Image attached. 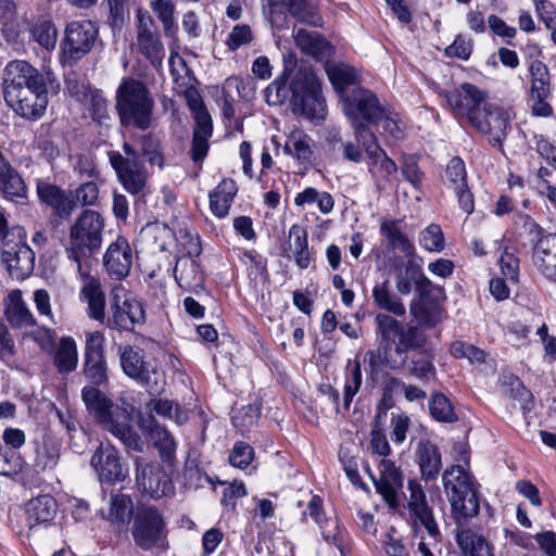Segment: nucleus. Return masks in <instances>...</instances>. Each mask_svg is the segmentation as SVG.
I'll return each instance as SVG.
<instances>
[{
  "instance_id": "nucleus-22",
  "label": "nucleus",
  "mask_w": 556,
  "mask_h": 556,
  "mask_svg": "<svg viewBox=\"0 0 556 556\" xmlns=\"http://www.w3.org/2000/svg\"><path fill=\"white\" fill-rule=\"evenodd\" d=\"M103 265L109 276L122 280L129 275L132 265V251L126 238L118 236L103 256Z\"/></svg>"
},
{
  "instance_id": "nucleus-63",
  "label": "nucleus",
  "mask_w": 556,
  "mask_h": 556,
  "mask_svg": "<svg viewBox=\"0 0 556 556\" xmlns=\"http://www.w3.org/2000/svg\"><path fill=\"white\" fill-rule=\"evenodd\" d=\"M412 515L419 520L430 538H432L435 542L441 541V532L434 519L432 507L416 511Z\"/></svg>"
},
{
  "instance_id": "nucleus-34",
  "label": "nucleus",
  "mask_w": 556,
  "mask_h": 556,
  "mask_svg": "<svg viewBox=\"0 0 556 556\" xmlns=\"http://www.w3.org/2000/svg\"><path fill=\"white\" fill-rule=\"evenodd\" d=\"M101 387L85 386L81 389V400L88 414L97 422L108 410L113 400L104 393Z\"/></svg>"
},
{
  "instance_id": "nucleus-26",
  "label": "nucleus",
  "mask_w": 556,
  "mask_h": 556,
  "mask_svg": "<svg viewBox=\"0 0 556 556\" xmlns=\"http://www.w3.org/2000/svg\"><path fill=\"white\" fill-rule=\"evenodd\" d=\"M58 511V504L49 494L39 495L27 503L26 515L29 529L51 522Z\"/></svg>"
},
{
  "instance_id": "nucleus-48",
  "label": "nucleus",
  "mask_w": 556,
  "mask_h": 556,
  "mask_svg": "<svg viewBox=\"0 0 556 556\" xmlns=\"http://www.w3.org/2000/svg\"><path fill=\"white\" fill-rule=\"evenodd\" d=\"M262 400L256 397L252 403L242 406L241 409L232 416V425L243 430L257 422L261 417Z\"/></svg>"
},
{
  "instance_id": "nucleus-58",
  "label": "nucleus",
  "mask_w": 556,
  "mask_h": 556,
  "mask_svg": "<svg viewBox=\"0 0 556 556\" xmlns=\"http://www.w3.org/2000/svg\"><path fill=\"white\" fill-rule=\"evenodd\" d=\"M410 364V375L418 378L422 382H428L431 378L435 376V367L432 361L428 357H413Z\"/></svg>"
},
{
  "instance_id": "nucleus-12",
  "label": "nucleus",
  "mask_w": 556,
  "mask_h": 556,
  "mask_svg": "<svg viewBox=\"0 0 556 556\" xmlns=\"http://www.w3.org/2000/svg\"><path fill=\"white\" fill-rule=\"evenodd\" d=\"M81 374L87 386L104 387L109 383L105 337L99 330L86 332Z\"/></svg>"
},
{
  "instance_id": "nucleus-53",
  "label": "nucleus",
  "mask_w": 556,
  "mask_h": 556,
  "mask_svg": "<svg viewBox=\"0 0 556 556\" xmlns=\"http://www.w3.org/2000/svg\"><path fill=\"white\" fill-rule=\"evenodd\" d=\"M445 175L448 186L452 189H456V187H466L468 184L465 162L459 156H454L450 160L445 169Z\"/></svg>"
},
{
  "instance_id": "nucleus-40",
  "label": "nucleus",
  "mask_w": 556,
  "mask_h": 556,
  "mask_svg": "<svg viewBox=\"0 0 556 556\" xmlns=\"http://www.w3.org/2000/svg\"><path fill=\"white\" fill-rule=\"evenodd\" d=\"M531 97H549L551 84L547 66L541 61H534L530 66Z\"/></svg>"
},
{
  "instance_id": "nucleus-43",
  "label": "nucleus",
  "mask_w": 556,
  "mask_h": 556,
  "mask_svg": "<svg viewBox=\"0 0 556 556\" xmlns=\"http://www.w3.org/2000/svg\"><path fill=\"white\" fill-rule=\"evenodd\" d=\"M109 102L99 89H94L89 97L88 111L93 122L100 127L110 126L111 115L108 110Z\"/></svg>"
},
{
  "instance_id": "nucleus-57",
  "label": "nucleus",
  "mask_w": 556,
  "mask_h": 556,
  "mask_svg": "<svg viewBox=\"0 0 556 556\" xmlns=\"http://www.w3.org/2000/svg\"><path fill=\"white\" fill-rule=\"evenodd\" d=\"M253 456V447L243 441H238L229 454V463L233 467L244 469L251 464Z\"/></svg>"
},
{
  "instance_id": "nucleus-25",
  "label": "nucleus",
  "mask_w": 556,
  "mask_h": 556,
  "mask_svg": "<svg viewBox=\"0 0 556 556\" xmlns=\"http://www.w3.org/2000/svg\"><path fill=\"white\" fill-rule=\"evenodd\" d=\"M4 316L11 327L15 329L34 327L37 324L35 317L26 306V303L22 298V292L18 289L12 290L8 294Z\"/></svg>"
},
{
  "instance_id": "nucleus-46",
  "label": "nucleus",
  "mask_w": 556,
  "mask_h": 556,
  "mask_svg": "<svg viewBox=\"0 0 556 556\" xmlns=\"http://www.w3.org/2000/svg\"><path fill=\"white\" fill-rule=\"evenodd\" d=\"M169 70L173 80L178 87L189 88L192 86V81L195 80L186 61L176 52L170 53Z\"/></svg>"
},
{
  "instance_id": "nucleus-8",
  "label": "nucleus",
  "mask_w": 556,
  "mask_h": 556,
  "mask_svg": "<svg viewBox=\"0 0 556 556\" xmlns=\"http://www.w3.org/2000/svg\"><path fill=\"white\" fill-rule=\"evenodd\" d=\"M375 323L377 333L381 338V344L394 345V352L399 356L422 349L426 345L427 337L417 326L400 321L384 313H378Z\"/></svg>"
},
{
  "instance_id": "nucleus-45",
  "label": "nucleus",
  "mask_w": 556,
  "mask_h": 556,
  "mask_svg": "<svg viewBox=\"0 0 556 556\" xmlns=\"http://www.w3.org/2000/svg\"><path fill=\"white\" fill-rule=\"evenodd\" d=\"M132 500L124 493L112 494L110 498V519L115 522H125L135 511Z\"/></svg>"
},
{
  "instance_id": "nucleus-16",
  "label": "nucleus",
  "mask_w": 556,
  "mask_h": 556,
  "mask_svg": "<svg viewBox=\"0 0 556 556\" xmlns=\"http://www.w3.org/2000/svg\"><path fill=\"white\" fill-rule=\"evenodd\" d=\"M477 131L489 136L493 147H502L509 129V115L505 109L488 101L482 105L477 116L469 124Z\"/></svg>"
},
{
  "instance_id": "nucleus-41",
  "label": "nucleus",
  "mask_w": 556,
  "mask_h": 556,
  "mask_svg": "<svg viewBox=\"0 0 556 556\" xmlns=\"http://www.w3.org/2000/svg\"><path fill=\"white\" fill-rule=\"evenodd\" d=\"M367 122L352 123L351 127L353 128L355 139L361 148L364 149L366 154H370L375 156V153H381L379 151V142L377 136L371 130L370 126Z\"/></svg>"
},
{
  "instance_id": "nucleus-30",
  "label": "nucleus",
  "mask_w": 556,
  "mask_h": 556,
  "mask_svg": "<svg viewBox=\"0 0 556 556\" xmlns=\"http://www.w3.org/2000/svg\"><path fill=\"white\" fill-rule=\"evenodd\" d=\"M88 303V316L94 320L103 321L105 317V294L98 278L86 275V282L80 291Z\"/></svg>"
},
{
  "instance_id": "nucleus-11",
  "label": "nucleus",
  "mask_w": 556,
  "mask_h": 556,
  "mask_svg": "<svg viewBox=\"0 0 556 556\" xmlns=\"http://www.w3.org/2000/svg\"><path fill=\"white\" fill-rule=\"evenodd\" d=\"M340 101L350 124L359 122L379 124L384 116V105L368 88L354 87L353 91L345 92Z\"/></svg>"
},
{
  "instance_id": "nucleus-37",
  "label": "nucleus",
  "mask_w": 556,
  "mask_h": 556,
  "mask_svg": "<svg viewBox=\"0 0 556 556\" xmlns=\"http://www.w3.org/2000/svg\"><path fill=\"white\" fill-rule=\"evenodd\" d=\"M131 47H137L154 68L162 66L165 48L160 37H137V42L131 43Z\"/></svg>"
},
{
  "instance_id": "nucleus-44",
  "label": "nucleus",
  "mask_w": 556,
  "mask_h": 556,
  "mask_svg": "<svg viewBox=\"0 0 556 556\" xmlns=\"http://www.w3.org/2000/svg\"><path fill=\"white\" fill-rule=\"evenodd\" d=\"M151 9L163 25L164 35H176L178 26L175 22V5L168 0H154Z\"/></svg>"
},
{
  "instance_id": "nucleus-21",
  "label": "nucleus",
  "mask_w": 556,
  "mask_h": 556,
  "mask_svg": "<svg viewBox=\"0 0 556 556\" xmlns=\"http://www.w3.org/2000/svg\"><path fill=\"white\" fill-rule=\"evenodd\" d=\"M1 263L5 266L11 277L23 280L34 270L35 252L24 242H18L14 245L4 243Z\"/></svg>"
},
{
  "instance_id": "nucleus-19",
  "label": "nucleus",
  "mask_w": 556,
  "mask_h": 556,
  "mask_svg": "<svg viewBox=\"0 0 556 556\" xmlns=\"http://www.w3.org/2000/svg\"><path fill=\"white\" fill-rule=\"evenodd\" d=\"M90 463L101 482H121L127 476V469L122 463L118 451L111 444H101L91 456Z\"/></svg>"
},
{
  "instance_id": "nucleus-50",
  "label": "nucleus",
  "mask_w": 556,
  "mask_h": 556,
  "mask_svg": "<svg viewBox=\"0 0 556 556\" xmlns=\"http://www.w3.org/2000/svg\"><path fill=\"white\" fill-rule=\"evenodd\" d=\"M59 457V450L54 444L43 443V445L36 451L34 460L35 471L42 472L47 469L54 468L58 465Z\"/></svg>"
},
{
  "instance_id": "nucleus-39",
  "label": "nucleus",
  "mask_w": 556,
  "mask_h": 556,
  "mask_svg": "<svg viewBox=\"0 0 556 556\" xmlns=\"http://www.w3.org/2000/svg\"><path fill=\"white\" fill-rule=\"evenodd\" d=\"M429 412L432 418L440 422L452 424L458 420L451 401L441 392L432 394L429 401Z\"/></svg>"
},
{
  "instance_id": "nucleus-29",
  "label": "nucleus",
  "mask_w": 556,
  "mask_h": 556,
  "mask_svg": "<svg viewBox=\"0 0 556 556\" xmlns=\"http://www.w3.org/2000/svg\"><path fill=\"white\" fill-rule=\"evenodd\" d=\"M374 304L381 311L393 314L394 316H404L406 308L402 299L392 290L389 279L377 281L372 288Z\"/></svg>"
},
{
  "instance_id": "nucleus-6",
  "label": "nucleus",
  "mask_w": 556,
  "mask_h": 556,
  "mask_svg": "<svg viewBox=\"0 0 556 556\" xmlns=\"http://www.w3.org/2000/svg\"><path fill=\"white\" fill-rule=\"evenodd\" d=\"M104 218L94 210H84L70 228L65 253L81 274L83 261L97 254L102 245Z\"/></svg>"
},
{
  "instance_id": "nucleus-51",
  "label": "nucleus",
  "mask_w": 556,
  "mask_h": 556,
  "mask_svg": "<svg viewBox=\"0 0 556 556\" xmlns=\"http://www.w3.org/2000/svg\"><path fill=\"white\" fill-rule=\"evenodd\" d=\"M509 396L519 402L523 414L529 413L533 408V394L527 389L520 379L516 376L509 377Z\"/></svg>"
},
{
  "instance_id": "nucleus-28",
  "label": "nucleus",
  "mask_w": 556,
  "mask_h": 556,
  "mask_svg": "<svg viewBox=\"0 0 556 556\" xmlns=\"http://www.w3.org/2000/svg\"><path fill=\"white\" fill-rule=\"evenodd\" d=\"M416 456L421 477L426 480H434L442 468L439 447L429 440H421L417 445Z\"/></svg>"
},
{
  "instance_id": "nucleus-52",
  "label": "nucleus",
  "mask_w": 556,
  "mask_h": 556,
  "mask_svg": "<svg viewBox=\"0 0 556 556\" xmlns=\"http://www.w3.org/2000/svg\"><path fill=\"white\" fill-rule=\"evenodd\" d=\"M312 138L305 134H298L296 141L293 143V157L304 166L308 168L314 162V150L312 148Z\"/></svg>"
},
{
  "instance_id": "nucleus-64",
  "label": "nucleus",
  "mask_w": 556,
  "mask_h": 556,
  "mask_svg": "<svg viewBox=\"0 0 556 556\" xmlns=\"http://www.w3.org/2000/svg\"><path fill=\"white\" fill-rule=\"evenodd\" d=\"M30 35H58V29L50 14H42L33 18L29 24Z\"/></svg>"
},
{
  "instance_id": "nucleus-4",
  "label": "nucleus",
  "mask_w": 556,
  "mask_h": 556,
  "mask_svg": "<svg viewBox=\"0 0 556 556\" xmlns=\"http://www.w3.org/2000/svg\"><path fill=\"white\" fill-rule=\"evenodd\" d=\"M138 149L127 141L123 143L124 155L119 151H108V157L124 189L138 199L147 194L149 173L146 159L151 167L164 168L165 157L161 139L154 134H146L138 138Z\"/></svg>"
},
{
  "instance_id": "nucleus-9",
  "label": "nucleus",
  "mask_w": 556,
  "mask_h": 556,
  "mask_svg": "<svg viewBox=\"0 0 556 556\" xmlns=\"http://www.w3.org/2000/svg\"><path fill=\"white\" fill-rule=\"evenodd\" d=\"M97 424L121 440L126 448L142 452L144 442L132 427L135 406L125 400L112 402Z\"/></svg>"
},
{
  "instance_id": "nucleus-56",
  "label": "nucleus",
  "mask_w": 556,
  "mask_h": 556,
  "mask_svg": "<svg viewBox=\"0 0 556 556\" xmlns=\"http://www.w3.org/2000/svg\"><path fill=\"white\" fill-rule=\"evenodd\" d=\"M65 85L70 96L80 103L86 102L91 92L94 91L89 83L80 80L76 73H70L65 77Z\"/></svg>"
},
{
  "instance_id": "nucleus-38",
  "label": "nucleus",
  "mask_w": 556,
  "mask_h": 556,
  "mask_svg": "<svg viewBox=\"0 0 556 556\" xmlns=\"http://www.w3.org/2000/svg\"><path fill=\"white\" fill-rule=\"evenodd\" d=\"M424 276V271L416 262L407 261L404 264V268L396 269V289L401 294H409L413 290V285L415 290L417 289L418 281L421 280Z\"/></svg>"
},
{
  "instance_id": "nucleus-42",
  "label": "nucleus",
  "mask_w": 556,
  "mask_h": 556,
  "mask_svg": "<svg viewBox=\"0 0 556 556\" xmlns=\"http://www.w3.org/2000/svg\"><path fill=\"white\" fill-rule=\"evenodd\" d=\"M346 377L344 384V396H343V407L345 410L350 408L351 402L356 393L359 391L362 386V367L358 361H355L353 364L349 362L346 366Z\"/></svg>"
},
{
  "instance_id": "nucleus-47",
  "label": "nucleus",
  "mask_w": 556,
  "mask_h": 556,
  "mask_svg": "<svg viewBox=\"0 0 556 556\" xmlns=\"http://www.w3.org/2000/svg\"><path fill=\"white\" fill-rule=\"evenodd\" d=\"M97 37H64L62 47L64 54L74 60H80L93 47Z\"/></svg>"
},
{
  "instance_id": "nucleus-32",
  "label": "nucleus",
  "mask_w": 556,
  "mask_h": 556,
  "mask_svg": "<svg viewBox=\"0 0 556 556\" xmlns=\"http://www.w3.org/2000/svg\"><path fill=\"white\" fill-rule=\"evenodd\" d=\"M0 192L4 199L15 203L27 200V185L14 166L0 175Z\"/></svg>"
},
{
  "instance_id": "nucleus-55",
  "label": "nucleus",
  "mask_w": 556,
  "mask_h": 556,
  "mask_svg": "<svg viewBox=\"0 0 556 556\" xmlns=\"http://www.w3.org/2000/svg\"><path fill=\"white\" fill-rule=\"evenodd\" d=\"M419 241L428 251L440 252L444 249L443 231L437 224H431L422 230Z\"/></svg>"
},
{
  "instance_id": "nucleus-35",
  "label": "nucleus",
  "mask_w": 556,
  "mask_h": 556,
  "mask_svg": "<svg viewBox=\"0 0 556 556\" xmlns=\"http://www.w3.org/2000/svg\"><path fill=\"white\" fill-rule=\"evenodd\" d=\"M188 106L195 122L192 135L211 138L213 134V122L203 100L200 97L191 98L188 100Z\"/></svg>"
},
{
  "instance_id": "nucleus-1",
  "label": "nucleus",
  "mask_w": 556,
  "mask_h": 556,
  "mask_svg": "<svg viewBox=\"0 0 556 556\" xmlns=\"http://www.w3.org/2000/svg\"><path fill=\"white\" fill-rule=\"evenodd\" d=\"M2 87L5 103L16 115L30 122L38 121L45 115L48 93L60 91V83L53 72H40L22 60L7 64Z\"/></svg>"
},
{
  "instance_id": "nucleus-14",
  "label": "nucleus",
  "mask_w": 556,
  "mask_h": 556,
  "mask_svg": "<svg viewBox=\"0 0 556 556\" xmlns=\"http://www.w3.org/2000/svg\"><path fill=\"white\" fill-rule=\"evenodd\" d=\"M418 301L412 303L410 313L418 324L434 327L441 320V303L446 299L442 286L434 285L425 274L417 283Z\"/></svg>"
},
{
  "instance_id": "nucleus-20",
  "label": "nucleus",
  "mask_w": 556,
  "mask_h": 556,
  "mask_svg": "<svg viewBox=\"0 0 556 556\" xmlns=\"http://www.w3.org/2000/svg\"><path fill=\"white\" fill-rule=\"evenodd\" d=\"M112 314L108 318L109 328L122 331H132L136 325L146 321L143 303L135 296H127L122 304L116 301L111 307Z\"/></svg>"
},
{
  "instance_id": "nucleus-15",
  "label": "nucleus",
  "mask_w": 556,
  "mask_h": 556,
  "mask_svg": "<svg viewBox=\"0 0 556 556\" xmlns=\"http://www.w3.org/2000/svg\"><path fill=\"white\" fill-rule=\"evenodd\" d=\"M121 366L125 375L143 386L150 395H157L163 387L159 383L157 369L144 361L143 351L126 345L121 353Z\"/></svg>"
},
{
  "instance_id": "nucleus-33",
  "label": "nucleus",
  "mask_w": 556,
  "mask_h": 556,
  "mask_svg": "<svg viewBox=\"0 0 556 556\" xmlns=\"http://www.w3.org/2000/svg\"><path fill=\"white\" fill-rule=\"evenodd\" d=\"M53 364L61 375L73 372L78 365V353L72 337H62L53 355Z\"/></svg>"
},
{
  "instance_id": "nucleus-3",
  "label": "nucleus",
  "mask_w": 556,
  "mask_h": 556,
  "mask_svg": "<svg viewBox=\"0 0 556 556\" xmlns=\"http://www.w3.org/2000/svg\"><path fill=\"white\" fill-rule=\"evenodd\" d=\"M265 100L269 105L289 101L294 114L308 119H325L326 100L321 83L312 67L289 68L271 81L265 89Z\"/></svg>"
},
{
  "instance_id": "nucleus-54",
  "label": "nucleus",
  "mask_w": 556,
  "mask_h": 556,
  "mask_svg": "<svg viewBox=\"0 0 556 556\" xmlns=\"http://www.w3.org/2000/svg\"><path fill=\"white\" fill-rule=\"evenodd\" d=\"M264 12L273 28L280 30L288 27V11L281 0H268Z\"/></svg>"
},
{
  "instance_id": "nucleus-27",
  "label": "nucleus",
  "mask_w": 556,
  "mask_h": 556,
  "mask_svg": "<svg viewBox=\"0 0 556 556\" xmlns=\"http://www.w3.org/2000/svg\"><path fill=\"white\" fill-rule=\"evenodd\" d=\"M326 73L340 100L345 92L353 91L354 87H361V76L353 66L344 63L327 65Z\"/></svg>"
},
{
  "instance_id": "nucleus-23",
  "label": "nucleus",
  "mask_w": 556,
  "mask_h": 556,
  "mask_svg": "<svg viewBox=\"0 0 556 556\" xmlns=\"http://www.w3.org/2000/svg\"><path fill=\"white\" fill-rule=\"evenodd\" d=\"M532 261L541 275L556 282V232L538 239L533 245Z\"/></svg>"
},
{
  "instance_id": "nucleus-24",
  "label": "nucleus",
  "mask_w": 556,
  "mask_h": 556,
  "mask_svg": "<svg viewBox=\"0 0 556 556\" xmlns=\"http://www.w3.org/2000/svg\"><path fill=\"white\" fill-rule=\"evenodd\" d=\"M174 277L179 288L186 292L198 294L204 290L205 275L194 258L178 257Z\"/></svg>"
},
{
  "instance_id": "nucleus-31",
  "label": "nucleus",
  "mask_w": 556,
  "mask_h": 556,
  "mask_svg": "<svg viewBox=\"0 0 556 556\" xmlns=\"http://www.w3.org/2000/svg\"><path fill=\"white\" fill-rule=\"evenodd\" d=\"M301 52L317 62L329 65L334 55V46L326 37H293Z\"/></svg>"
},
{
  "instance_id": "nucleus-18",
  "label": "nucleus",
  "mask_w": 556,
  "mask_h": 556,
  "mask_svg": "<svg viewBox=\"0 0 556 556\" xmlns=\"http://www.w3.org/2000/svg\"><path fill=\"white\" fill-rule=\"evenodd\" d=\"M137 425L157 448L162 462L172 464L176 454V441L168 430L151 413L143 415L139 412Z\"/></svg>"
},
{
  "instance_id": "nucleus-36",
  "label": "nucleus",
  "mask_w": 556,
  "mask_h": 556,
  "mask_svg": "<svg viewBox=\"0 0 556 556\" xmlns=\"http://www.w3.org/2000/svg\"><path fill=\"white\" fill-rule=\"evenodd\" d=\"M380 233L388 240L390 249H400L406 255L413 253L414 245L407 236L397 227L396 220L383 219L380 224Z\"/></svg>"
},
{
  "instance_id": "nucleus-7",
  "label": "nucleus",
  "mask_w": 556,
  "mask_h": 556,
  "mask_svg": "<svg viewBox=\"0 0 556 556\" xmlns=\"http://www.w3.org/2000/svg\"><path fill=\"white\" fill-rule=\"evenodd\" d=\"M130 533L135 545L143 552L169 547L167 522L163 511L152 504L138 503L131 519Z\"/></svg>"
},
{
  "instance_id": "nucleus-5",
  "label": "nucleus",
  "mask_w": 556,
  "mask_h": 556,
  "mask_svg": "<svg viewBox=\"0 0 556 556\" xmlns=\"http://www.w3.org/2000/svg\"><path fill=\"white\" fill-rule=\"evenodd\" d=\"M115 106L123 126L141 130L151 126L154 100L141 80L124 78L116 91Z\"/></svg>"
},
{
  "instance_id": "nucleus-59",
  "label": "nucleus",
  "mask_w": 556,
  "mask_h": 556,
  "mask_svg": "<svg viewBox=\"0 0 556 556\" xmlns=\"http://www.w3.org/2000/svg\"><path fill=\"white\" fill-rule=\"evenodd\" d=\"M73 194L76 210L78 203L83 206L93 205L98 200L99 188L96 182L87 181L81 184Z\"/></svg>"
},
{
  "instance_id": "nucleus-61",
  "label": "nucleus",
  "mask_w": 556,
  "mask_h": 556,
  "mask_svg": "<svg viewBox=\"0 0 556 556\" xmlns=\"http://www.w3.org/2000/svg\"><path fill=\"white\" fill-rule=\"evenodd\" d=\"M501 271L511 282L519 280V258L510 252L505 251L500 258Z\"/></svg>"
},
{
  "instance_id": "nucleus-13",
  "label": "nucleus",
  "mask_w": 556,
  "mask_h": 556,
  "mask_svg": "<svg viewBox=\"0 0 556 556\" xmlns=\"http://www.w3.org/2000/svg\"><path fill=\"white\" fill-rule=\"evenodd\" d=\"M439 96L446 101L452 114L460 124H470L486 102V93L470 83H464L452 90L442 89Z\"/></svg>"
},
{
  "instance_id": "nucleus-2",
  "label": "nucleus",
  "mask_w": 556,
  "mask_h": 556,
  "mask_svg": "<svg viewBox=\"0 0 556 556\" xmlns=\"http://www.w3.org/2000/svg\"><path fill=\"white\" fill-rule=\"evenodd\" d=\"M443 486L456 525V542L465 556H494L486 539L469 527L480 513L479 492L463 466L453 465L442 475Z\"/></svg>"
},
{
  "instance_id": "nucleus-10",
  "label": "nucleus",
  "mask_w": 556,
  "mask_h": 556,
  "mask_svg": "<svg viewBox=\"0 0 556 556\" xmlns=\"http://www.w3.org/2000/svg\"><path fill=\"white\" fill-rule=\"evenodd\" d=\"M36 193L39 204L50 210L49 224L59 228L63 223L70 222L75 212V201L72 190H66L56 184L38 179Z\"/></svg>"
},
{
  "instance_id": "nucleus-60",
  "label": "nucleus",
  "mask_w": 556,
  "mask_h": 556,
  "mask_svg": "<svg viewBox=\"0 0 556 556\" xmlns=\"http://www.w3.org/2000/svg\"><path fill=\"white\" fill-rule=\"evenodd\" d=\"M535 11L551 35H556V7L548 0L539 1Z\"/></svg>"
},
{
  "instance_id": "nucleus-49",
  "label": "nucleus",
  "mask_w": 556,
  "mask_h": 556,
  "mask_svg": "<svg viewBox=\"0 0 556 556\" xmlns=\"http://www.w3.org/2000/svg\"><path fill=\"white\" fill-rule=\"evenodd\" d=\"M109 7L108 21L112 28V31L119 33L126 22L129 18V9L127 0H105Z\"/></svg>"
},
{
  "instance_id": "nucleus-17",
  "label": "nucleus",
  "mask_w": 556,
  "mask_h": 556,
  "mask_svg": "<svg viewBox=\"0 0 556 556\" xmlns=\"http://www.w3.org/2000/svg\"><path fill=\"white\" fill-rule=\"evenodd\" d=\"M136 483L139 491L152 500L175 494L172 478L159 463L141 464L137 460Z\"/></svg>"
},
{
  "instance_id": "nucleus-62",
  "label": "nucleus",
  "mask_w": 556,
  "mask_h": 556,
  "mask_svg": "<svg viewBox=\"0 0 556 556\" xmlns=\"http://www.w3.org/2000/svg\"><path fill=\"white\" fill-rule=\"evenodd\" d=\"M408 490L410 492V496L408 500V508L410 514L430 507L427 503L426 493L418 482L410 480L408 482Z\"/></svg>"
}]
</instances>
